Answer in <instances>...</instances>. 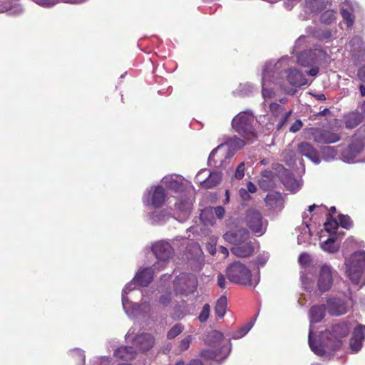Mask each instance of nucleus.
<instances>
[{
	"instance_id": "f257e3e1",
	"label": "nucleus",
	"mask_w": 365,
	"mask_h": 365,
	"mask_svg": "<svg viewBox=\"0 0 365 365\" xmlns=\"http://www.w3.org/2000/svg\"><path fill=\"white\" fill-rule=\"evenodd\" d=\"M287 60V58H284L276 63L270 62L262 68V96L264 99L262 106L266 110L267 108H269V111L274 116L279 118V120L277 124V130H280L285 125L292 111L291 110L286 111L282 106L272 101L275 97V91L274 87L271 86L272 81L269 78V69L272 68L274 72H279L286 63Z\"/></svg>"
},
{
	"instance_id": "f03ea898",
	"label": "nucleus",
	"mask_w": 365,
	"mask_h": 365,
	"mask_svg": "<svg viewBox=\"0 0 365 365\" xmlns=\"http://www.w3.org/2000/svg\"><path fill=\"white\" fill-rule=\"evenodd\" d=\"M286 58L287 60L284 64L283 67L279 72H274V69L269 68V78L271 79V86L274 88L278 86L286 93L294 95L295 90L292 88H289L287 84L293 87H301L308 84V81L305 76L299 69L296 68H289L290 64L293 63L291 58L287 56H282L278 61L269 60L267 61L263 66L262 68L269 63H278L282 58Z\"/></svg>"
},
{
	"instance_id": "7ed1b4c3",
	"label": "nucleus",
	"mask_w": 365,
	"mask_h": 365,
	"mask_svg": "<svg viewBox=\"0 0 365 365\" xmlns=\"http://www.w3.org/2000/svg\"><path fill=\"white\" fill-rule=\"evenodd\" d=\"M350 325L347 322L333 325L331 331L327 330L325 332L320 331L317 339V346L318 348H324V354L327 349L336 350L341 345V339L346 337L349 331Z\"/></svg>"
},
{
	"instance_id": "20e7f679",
	"label": "nucleus",
	"mask_w": 365,
	"mask_h": 365,
	"mask_svg": "<svg viewBox=\"0 0 365 365\" xmlns=\"http://www.w3.org/2000/svg\"><path fill=\"white\" fill-rule=\"evenodd\" d=\"M245 145L244 140L234 136L228 138L224 143L215 148L210 154L208 163L210 165H216L217 161H220V167H223L227 160L231 159L236 152Z\"/></svg>"
},
{
	"instance_id": "39448f33",
	"label": "nucleus",
	"mask_w": 365,
	"mask_h": 365,
	"mask_svg": "<svg viewBox=\"0 0 365 365\" xmlns=\"http://www.w3.org/2000/svg\"><path fill=\"white\" fill-rule=\"evenodd\" d=\"M137 283L138 282L135 277L125 285L122 292V305L123 309L129 317L133 319L146 317L150 315L151 311L149 302L145 299V294L144 292L142 293L143 301L140 304H133L127 297L128 292L136 288Z\"/></svg>"
},
{
	"instance_id": "423d86ee",
	"label": "nucleus",
	"mask_w": 365,
	"mask_h": 365,
	"mask_svg": "<svg viewBox=\"0 0 365 365\" xmlns=\"http://www.w3.org/2000/svg\"><path fill=\"white\" fill-rule=\"evenodd\" d=\"M329 56L321 47L316 46L309 51L301 52L297 56V63L303 66L310 68L307 75L316 76L319 71V66L328 61Z\"/></svg>"
},
{
	"instance_id": "0eeeda50",
	"label": "nucleus",
	"mask_w": 365,
	"mask_h": 365,
	"mask_svg": "<svg viewBox=\"0 0 365 365\" xmlns=\"http://www.w3.org/2000/svg\"><path fill=\"white\" fill-rule=\"evenodd\" d=\"M345 274L352 284H365V252L353 253L345 259Z\"/></svg>"
},
{
	"instance_id": "6e6552de",
	"label": "nucleus",
	"mask_w": 365,
	"mask_h": 365,
	"mask_svg": "<svg viewBox=\"0 0 365 365\" xmlns=\"http://www.w3.org/2000/svg\"><path fill=\"white\" fill-rule=\"evenodd\" d=\"M227 276L232 283L256 287L259 282V272L252 277L251 272L244 264L235 262L227 269Z\"/></svg>"
},
{
	"instance_id": "1a4fd4ad",
	"label": "nucleus",
	"mask_w": 365,
	"mask_h": 365,
	"mask_svg": "<svg viewBox=\"0 0 365 365\" xmlns=\"http://www.w3.org/2000/svg\"><path fill=\"white\" fill-rule=\"evenodd\" d=\"M255 118L252 111L247 110L238 113L232 121V127L237 133L248 142H252L257 138L253 123Z\"/></svg>"
},
{
	"instance_id": "9d476101",
	"label": "nucleus",
	"mask_w": 365,
	"mask_h": 365,
	"mask_svg": "<svg viewBox=\"0 0 365 365\" xmlns=\"http://www.w3.org/2000/svg\"><path fill=\"white\" fill-rule=\"evenodd\" d=\"M304 138L317 144H332L339 142L341 135L334 128H308L304 130Z\"/></svg>"
},
{
	"instance_id": "9b49d317",
	"label": "nucleus",
	"mask_w": 365,
	"mask_h": 365,
	"mask_svg": "<svg viewBox=\"0 0 365 365\" xmlns=\"http://www.w3.org/2000/svg\"><path fill=\"white\" fill-rule=\"evenodd\" d=\"M324 305L313 306L309 310L310 327L309 331V345L312 351L318 356L324 355V348H318L317 346V336L314 331L313 323L320 322L324 317Z\"/></svg>"
},
{
	"instance_id": "f8f14e48",
	"label": "nucleus",
	"mask_w": 365,
	"mask_h": 365,
	"mask_svg": "<svg viewBox=\"0 0 365 365\" xmlns=\"http://www.w3.org/2000/svg\"><path fill=\"white\" fill-rule=\"evenodd\" d=\"M137 327H132L128 331L125 339L131 341L133 346L141 351H148L154 344V338L150 334H136Z\"/></svg>"
},
{
	"instance_id": "ddd939ff",
	"label": "nucleus",
	"mask_w": 365,
	"mask_h": 365,
	"mask_svg": "<svg viewBox=\"0 0 365 365\" xmlns=\"http://www.w3.org/2000/svg\"><path fill=\"white\" fill-rule=\"evenodd\" d=\"M152 251L155 255L158 262L153 265V269H160L164 267L165 262L168 261L173 255V249L165 241L156 242L152 246Z\"/></svg>"
},
{
	"instance_id": "4468645a",
	"label": "nucleus",
	"mask_w": 365,
	"mask_h": 365,
	"mask_svg": "<svg viewBox=\"0 0 365 365\" xmlns=\"http://www.w3.org/2000/svg\"><path fill=\"white\" fill-rule=\"evenodd\" d=\"M200 224L196 227H192L193 232L199 235H207L211 232L210 227H213L216 220L213 215L212 207H207L202 210L200 215Z\"/></svg>"
},
{
	"instance_id": "2eb2a0df",
	"label": "nucleus",
	"mask_w": 365,
	"mask_h": 365,
	"mask_svg": "<svg viewBox=\"0 0 365 365\" xmlns=\"http://www.w3.org/2000/svg\"><path fill=\"white\" fill-rule=\"evenodd\" d=\"M166 194L161 185L152 186L148 189L143 197L144 205H152L155 208L161 207L165 202Z\"/></svg>"
},
{
	"instance_id": "dca6fc26",
	"label": "nucleus",
	"mask_w": 365,
	"mask_h": 365,
	"mask_svg": "<svg viewBox=\"0 0 365 365\" xmlns=\"http://www.w3.org/2000/svg\"><path fill=\"white\" fill-rule=\"evenodd\" d=\"M197 281L195 275L190 274H180L174 282V287L177 292L188 295L193 293L197 288Z\"/></svg>"
},
{
	"instance_id": "f3484780",
	"label": "nucleus",
	"mask_w": 365,
	"mask_h": 365,
	"mask_svg": "<svg viewBox=\"0 0 365 365\" xmlns=\"http://www.w3.org/2000/svg\"><path fill=\"white\" fill-rule=\"evenodd\" d=\"M223 334L217 330L209 332L205 337L206 344L218 349L223 354V359H226L231 351V344H225L223 341Z\"/></svg>"
},
{
	"instance_id": "a211bd4d",
	"label": "nucleus",
	"mask_w": 365,
	"mask_h": 365,
	"mask_svg": "<svg viewBox=\"0 0 365 365\" xmlns=\"http://www.w3.org/2000/svg\"><path fill=\"white\" fill-rule=\"evenodd\" d=\"M336 271L329 264H323L319 269L317 287L321 292L329 291L332 287Z\"/></svg>"
},
{
	"instance_id": "6ab92c4d",
	"label": "nucleus",
	"mask_w": 365,
	"mask_h": 365,
	"mask_svg": "<svg viewBox=\"0 0 365 365\" xmlns=\"http://www.w3.org/2000/svg\"><path fill=\"white\" fill-rule=\"evenodd\" d=\"M246 222L252 231L258 236H261L265 232L266 222L262 220L259 211L254 209L249 210L246 215Z\"/></svg>"
},
{
	"instance_id": "aec40b11",
	"label": "nucleus",
	"mask_w": 365,
	"mask_h": 365,
	"mask_svg": "<svg viewBox=\"0 0 365 365\" xmlns=\"http://www.w3.org/2000/svg\"><path fill=\"white\" fill-rule=\"evenodd\" d=\"M364 138L358 139L356 135L353 138L352 143L341 153V158L344 162L352 163L355 158L363 150Z\"/></svg>"
},
{
	"instance_id": "412c9836",
	"label": "nucleus",
	"mask_w": 365,
	"mask_h": 365,
	"mask_svg": "<svg viewBox=\"0 0 365 365\" xmlns=\"http://www.w3.org/2000/svg\"><path fill=\"white\" fill-rule=\"evenodd\" d=\"M162 183L170 190L174 193H183L186 190L187 184L185 179L178 175H170L165 176L162 179Z\"/></svg>"
},
{
	"instance_id": "4be33fe9",
	"label": "nucleus",
	"mask_w": 365,
	"mask_h": 365,
	"mask_svg": "<svg viewBox=\"0 0 365 365\" xmlns=\"http://www.w3.org/2000/svg\"><path fill=\"white\" fill-rule=\"evenodd\" d=\"M360 10L359 4L351 0H346L341 5V14L348 27L353 25L355 15Z\"/></svg>"
},
{
	"instance_id": "5701e85b",
	"label": "nucleus",
	"mask_w": 365,
	"mask_h": 365,
	"mask_svg": "<svg viewBox=\"0 0 365 365\" xmlns=\"http://www.w3.org/2000/svg\"><path fill=\"white\" fill-rule=\"evenodd\" d=\"M349 304L347 302L339 297H331L327 300V309L330 314L340 316L348 311Z\"/></svg>"
},
{
	"instance_id": "b1692460",
	"label": "nucleus",
	"mask_w": 365,
	"mask_h": 365,
	"mask_svg": "<svg viewBox=\"0 0 365 365\" xmlns=\"http://www.w3.org/2000/svg\"><path fill=\"white\" fill-rule=\"evenodd\" d=\"M297 152L314 164H319L321 158L318 150L309 143L302 142L297 146Z\"/></svg>"
},
{
	"instance_id": "393cba45",
	"label": "nucleus",
	"mask_w": 365,
	"mask_h": 365,
	"mask_svg": "<svg viewBox=\"0 0 365 365\" xmlns=\"http://www.w3.org/2000/svg\"><path fill=\"white\" fill-rule=\"evenodd\" d=\"M249 232L247 230L242 228L226 232L222 237L225 241L234 245V246H237V244L244 242L243 240H245L249 237Z\"/></svg>"
},
{
	"instance_id": "a878e982",
	"label": "nucleus",
	"mask_w": 365,
	"mask_h": 365,
	"mask_svg": "<svg viewBox=\"0 0 365 365\" xmlns=\"http://www.w3.org/2000/svg\"><path fill=\"white\" fill-rule=\"evenodd\" d=\"M244 242L237 244V246H234L231 249L232 253L238 257H247L250 256L254 252L253 243L247 237Z\"/></svg>"
},
{
	"instance_id": "bb28decb",
	"label": "nucleus",
	"mask_w": 365,
	"mask_h": 365,
	"mask_svg": "<svg viewBox=\"0 0 365 365\" xmlns=\"http://www.w3.org/2000/svg\"><path fill=\"white\" fill-rule=\"evenodd\" d=\"M282 182L284 187L292 192L298 191L302 186L301 181L295 178L288 170H285L282 174Z\"/></svg>"
},
{
	"instance_id": "cd10ccee",
	"label": "nucleus",
	"mask_w": 365,
	"mask_h": 365,
	"mask_svg": "<svg viewBox=\"0 0 365 365\" xmlns=\"http://www.w3.org/2000/svg\"><path fill=\"white\" fill-rule=\"evenodd\" d=\"M268 207L274 210H281L283 207L284 200L279 192H270L265 198Z\"/></svg>"
},
{
	"instance_id": "c85d7f7f",
	"label": "nucleus",
	"mask_w": 365,
	"mask_h": 365,
	"mask_svg": "<svg viewBox=\"0 0 365 365\" xmlns=\"http://www.w3.org/2000/svg\"><path fill=\"white\" fill-rule=\"evenodd\" d=\"M176 209L182 215L183 220L186 219L191 212L192 207V199L191 197L185 196L180 201L175 204Z\"/></svg>"
},
{
	"instance_id": "c756f323",
	"label": "nucleus",
	"mask_w": 365,
	"mask_h": 365,
	"mask_svg": "<svg viewBox=\"0 0 365 365\" xmlns=\"http://www.w3.org/2000/svg\"><path fill=\"white\" fill-rule=\"evenodd\" d=\"M136 353V350L134 349L133 346H125L116 349L114 352V355L117 358L128 361L134 359Z\"/></svg>"
},
{
	"instance_id": "7c9ffc66",
	"label": "nucleus",
	"mask_w": 365,
	"mask_h": 365,
	"mask_svg": "<svg viewBox=\"0 0 365 365\" xmlns=\"http://www.w3.org/2000/svg\"><path fill=\"white\" fill-rule=\"evenodd\" d=\"M153 277V269L151 267L140 270L135 275V279L140 286L146 287Z\"/></svg>"
},
{
	"instance_id": "2f4dec72",
	"label": "nucleus",
	"mask_w": 365,
	"mask_h": 365,
	"mask_svg": "<svg viewBox=\"0 0 365 365\" xmlns=\"http://www.w3.org/2000/svg\"><path fill=\"white\" fill-rule=\"evenodd\" d=\"M348 47L354 56H360L365 51V43L360 36L354 37L349 43Z\"/></svg>"
},
{
	"instance_id": "473e14b6",
	"label": "nucleus",
	"mask_w": 365,
	"mask_h": 365,
	"mask_svg": "<svg viewBox=\"0 0 365 365\" xmlns=\"http://www.w3.org/2000/svg\"><path fill=\"white\" fill-rule=\"evenodd\" d=\"M327 6L326 0H307L305 4L306 12L317 13Z\"/></svg>"
},
{
	"instance_id": "72a5a7b5",
	"label": "nucleus",
	"mask_w": 365,
	"mask_h": 365,
	"mask_svg": "<svg viewBox=\"0 0 365 365\" xmlns=\"http://www.w3.org/2000/svg\"><path fill=\"white\" fill-rule=\"evenodd\" d=\"M321 249L328 253H335L339 249V245L336 242L333 236L329 237L325 241L320 243Z\"/></svg>"
},
{
	"instance_id": "f704fd0d",
	"label": "nucleus",
	"mask_w": 365,
	"mask_h": 365,
	"mask_svg": "<svg viewBox=\"0 0 365 365\" xmlns=\"http://www.w3.org/2000/svg\"><path fill=\"white\" fill-rule=\"evenodd\" d=\"M222 180V174L219 171H210L209 177L207 178V181L204 184V187L205 189H211L217 186L220 184Z\"/></svg>"
},
{
	"instance_id": "c9c22d12",
	"label": "nucleus",
	"mask_w": 365,
	"mask_h": 365,
	"mask_svg": "<svg viewBox=\"0 0 365 365\" xmlns=\"http://www.w3.org/2000/svg\"><path fill=\"white\" fill-rule=\"evenodd\" d=\"M303 217V223L305 225V227L303 229V235H299L297 237L298 243L301 244L305 242V239L309 238L312 235V232L310 228L311 224L309 223L308 215L307 212H304L302 215Z\"/></svg>"
},
{
	"instance_id": "e433bc0d",
	"label": "nucleus",
	"mask_w": 365,
	"mask_h": 365,
	"mask_svg": "<svg viewBox=\"0 0 365 365\" xmlns=\"http://www.w3.org/2000/svg\"><path fill=\"white\" fill-rule=\"evenodd\" d=\"M200 356L205 359H213L217 361L224 359L222 358L223 354L217 349L215 350L212 349H204L201 351Z\"/></svg>"
},
{
	"instance_id": "4c0bfd02",
	"label": "nucleus",
	"mask_w": 365,
	"mask_h": 365,
	"mask_svg": "<svg viewBox=\"0 0 365 365\" xmlns=\"http://www.w3.org/2000/svg\"><path fill=\"white\" fill-rule=\"evenodd\" d=\"M321 153L324 160L331 161L336 158L338 151L336 147L327 145L322 148Z\"/></svg>"
},
{
	"instance_id": "58836bf2",
	"label": "nucleus",
	"mask_w": 365,
	"mask_h": 365,
	"mask_svg": "<svg viewBox=\"0 0 365 365\" xmlns=\"http://www.w3.org/2000/svg\"><path fill=\"white\" fill-rule=\"evenodd\" d=\"M363 115L358 113H352L347 115L346 118V126L349 128H353L357 126L362 120Z\"/></svg>"
},
{
	"instance_id": "ea45409f",
	"label": "nucleus",
	"mask_w": 365,
	"mask_h": 365,
	"mask_svg": "<svg viewBox=\"0 0 365 365\" xmlns=\"http://www.w3.org/2000/svg\"><path fill=\"white\" fill-rule=\"evenodd\" d=\"M227 308V298L225 296H222L217 301L215 307V312L219 318H222L226 312Z\"/></svg>"
},
{
	"instance_id": "a19ab883",
	"label": "nucleus",
	"mask_w": 365,
	"mask_h": 365,
	"mask_svg": "<svg viewBox=\"0 0 365 365\" xmlns=\"http://www.w3.org/2000/svg\"><path fill=\"white\" fill-rule=\"evenodd\" d=\"M255 323V319L251 320L248 322L246 324H245L243 327L238 329L236 331H235L232 335V338L234 339H239L245 336L249 331L252 329Z\"/></svg>"
},
{
	"instance_id": "79ce46f5",
	"label": "nucleus",
	"mask_w": 365,
	"mask_h": 365,
	"mask_svg": "<svg viewBox=\"0 0 365 365\" xmlns=\"http://www.w3.org/2000/svg\"><path fill=\"white\" fill-rule=\"evenodd\" d=\"M165 211L155 210L148 215V220L152 224L161 223L165 220Z\"/></svg>"
},
{
	"instance_id": "37998d69",
	"label": "nucleus",
	"mask_w": 365,
	"mask_h": 365,
	"mask_svg": "<svg viewBox=\"0 0 365 365\" xmlns=\"http://www.w3.org/2000/svg\"><path fill=\"white\" fill-rule=\"evenodd\" d=\"M23 8L19 4H14L11 6L9 9H6L5 7H0V13L8 12L9 14L13 16H18L23 13Z\"/></svg>"
},
{
	"instance_id": "c03bdc74",
	"label": "nucleus",
	"mask_w": 365,
	"mask_h": 365,
	"mask_svg": "<svg viewBox=\"0 0 365 365\" xmlns=\"http://www.w3.org/2000/svg\"><path fill=\"white\" fill-rule=\"evenodd\" d=\"M269 257L270 255L269 252L263 251L257 255L254 261V263L258 267L259 269V267H264L266 264L267 262L269 259ZM257 271L259 272V269Z\"/></svg>"
},
{
	"instance_id": "a18cd8bd",
	"label": "nucleus",
	"mask_w": 365,
	"mask_h": 365,
	"mask_svg": "<svg viewBox=\"0 0 365 365\" xmlns=\"http://www.w3.org/2000/svg\"><path fill=\"white\" fill-rule=\"evenodd\" d=\"M210 170L207 169H201L195 176V182L199 183L201 187H204V184L207 180L209 177Z\"/></svg>"
},
{
	"instance_id": "49530a36",
	"label": "nucleus",
	"mask_w": 365,
	"mask_h": 365,
	"mask_svg": "<svg viewBox=\"0 0 365 365\" xmlns=\"http://www.w3.org/2000/svg\"><path fill=\"white\" fill-rule=\"evenodd\" d=\"M352 337L356 339H360L362 341H365V325L358 324L353 331Z\"/></svg>"
},
{
	"instance_id": "de8ad7c7",
	"label": "nucleus",
	"mask_w": 365,
	"mask_h": 365,
	"mask_svg": "<svg viewBox=\"0 0 365 365\" xmlns=\"http://www.w3.org/2000/svg\"><path fill=\"white\" fill-rule=\"evenodd\" d=\"M336 19V11L334 10H327L321 16V21L326 24H329Z\"/></svg>"
},
{
	"instance_id": "09e8293b",
	"label": "nucleus",
	"mask_w": 365,
	"mask_h": 365,
	"mask_svg": "<svg viewBox=\"0 0 365 365\" xmlns=\"http://www.w3.org/2000/svg\"><path fill=\"white\" fill-rule=\"evenodd\" d=\"M364 341L351 336L349 342L350 351L352 354L359 352L362 348Z\"/></svg>"
},
{
	"instance_id": "8fccbe9b",
	"label": "nucleus",
	"mask_w": 365,
	"mask_h": 365,
	"mask_svg": "<svg viewBox=\"0 0 365 365\" xmlns=\"http://www.w3.org/2000/svg\"><path fill=\"white\" fill-rule=\"evenodd\" d=\"M184 329V327L181 324L174 325L168 332L167 336L171 339L178 336Z\"/></svg>"
},
{
	"instance_id": "3c124183",
	"label": "nucleus",
	"mask_w": 365,
	"mask_h": 365,
	"mask_svg": "<svg viewBox=\"0 0 365 365\" xmlns=\"http://www.w3.org/2000/svg\"><path fill=\"white\" fill-rule=\"evenodd\" d=\"M239 90L242 94L249 95V94L253 93L256 90V88L253 84H252L250 83H241L239 86Z\"/></svg>"
},
{
	"instance_id": "603ef678",
	"label": "nucleus",
	"mask_w": 365,
	"mask_h": 365,
	"mask_svg": "<svg viewBox=\"0 0 365 365\" xmlns=\"http://www.w3.org/2000/svg\"><path fill=\"white\" fill-rule=\"evenodd\" d=\"M210 314V306L208 304H205L203 306L202 309L201 310V312L199 314V317H198L199 321L202 323L205 322L208 319Z\"/></svg>"
},
{
	"instance_id": "864d4df0",
	"label": "nucleus",
	"mask_w": 365,
	"mask_h": 365,
	"mask_svg": "<svg viewBox=\"0 0 365 365\" xmlns=\"http://www.w3.org/2000/svg\"><path fill=\"white\" fill-rule=\"evenodd\" d=\"M217 242V237L215 236H212L210 237L209 241L207 243V250L208 252L214 255L216 253V245Z\"/></svg>"
},
{
	"instance_id": "5fc2aeb1",
	"label": "nucleus",
	"mask_w": 365,
	"mask_h": 365,
	"mask_svg": "<svg viewBox=\"0 0 365 365\" xmlns=\"http://www.w3.org/2000/svg\"><path fill=\"white\" fill-rule=\"evenodd\" d=\"M245 173V163L242 162L240 163L235 172L234 178L237 180H241L244 178Z\"/></svg>"
},
{
	"instance_id": "6e6d98bb",
	"label": "nucleus",
	"mask_w": 365,
	"mask_h": 365,
	"mask_svg": "<svg viewBox=\"0 0 365 365\" xmlns=\"http://www.w3.org/2000/svg\"><path fill=\"white\" fill-rule=\"evenodd\" d=\"M172 299V294L170 292H165L159 298V303L164 307L168 306Z\"/></svg>"
},
{
	"instance_id": "4d7b16f0",
	"label": "nucleus",
	"mask_w": 365,
	"mask_h": 365,
	"mask_svg": "<svg viewBox=\"0 0 365 365\" xmlns=\"http://www.w3.org/2000/svg\"><path fill=\"white\" fill-rule=\"evenodd\" d=\"M338 220L339 225L344 228L349 229L351 226V220L347 215H340Z\"/></svg>"
},
{
	"instance_id": "13d9d810",
	"label": "nucleus",
	"mask_w": 365,
	"mask_h": 365,
	"mask_svg": "<svg viewBox=\"0 0 365 365\" xmlns=\"http://www.w3.org/2000/svg\"><path fill=\"white\" fill-rule=\"evenodd\" d=\"M38 5L43 7H51L58 2V0H32Z\"/></svg>"
},
{
	"instance_id": "bf43d9fd",
	"label": "nucleus",
	"mask_w": 365,
	"mask_h": 365,
	"mask_svg": "<svg viewBox=\"0 0 365 365\" xmlns=\"http://www.w3.org/2000/svg\"><path fill=\"white\" fill-rule=\"evenodd\" d=\"M192 338L191 336H187L180 343L179 349L180 351H184L189 348L190 344Z\"/></svg>"
},
{
	"instance_id": "052dcab7",
	"label": "nucleus",
	"mask_w": 365,
	"mask_h": 365,
	"mask_svg": "<svg viewBox=\"0 0 365 365\" xmlns=\"http://www.w3.org/2000/svg\"><path fill=\"white\" fill-rule=\"evenodd\" d=\"M259 187L264 190H267L272 186V182L269 179H260L259 180Z\"/></svg>"
},
{
	"instance_id": "680f3d73",
	"label": "nucleus",
	"mask_w": 365,
	"mask_h": 365,
	"mask_svg": "<svg viewBox=\"0 0 365 365\" xmlns=\"http://www.w3.org/2000/svg\"><path fill=\"white\" fill-rule=\"evenodd\" d=\"M212 208H213V215L215 214L216 217L218 219H222L225 215V208L222 206H217V207H215Z\"/></svg>"
},
{
	"instance_id": "e2e57ef3",
	"label": "nucleus",
	"mask_w": 365,
	"mask_h": 365,
	"mask_svg": "<svg viewBox=\"0 0 365 365\" xmlns=\"http://www.w3.org/2000/svg\"><path fill=\"white\" fill-rule=\"evenodd\" d=\"M71 354L73 357H78L81 361L84 362L85 361V354L83 351L79 349H75L71 351Z\"/></svg>"
},
{
	"instance_id": "0e129e2a",
	"label": "nucleus",
	"mask_w": 365,
	"mask_h": 365,
	"mask_svg": "<svg viewBox=\"0 0 365 365\" xmlns=\"http://www.w3.org/2000/svg\"><path fill=\"white\" fill-rule=\"evenodd\" d=\"M302 122L300 120H297L294 123H292L289 128V130L292 133H296L302 128Z\"/></svg>"
},
{
	"instance_id": "69168bd1",
	"label": "nucleus",
	"mask_w": 365,
	"mask_h": 365,
	"mask_svg": "<svg viewBox=\"0 0 365 365\" xmlns=\"http://www.w3.org/2000/svg\"><path fill=\"white\" fill-rule=\"evenodd\" d=\"M299 262L302 265H306L310 261V257L306 253L301 254L299 257Z\"/></svg>"
},
{
	"instance_id": "338daca9",
	"label": "nucleus",
	"mask_w": 365,
	"mask_h": 365,
	"mask_svg": "<svg viewBox=\"0 0 365 365\" xmlns=\"http://www.w3.org/2000/svg\"><path fill=\"white\" fill-rule=\"evenodd\" d=\"M239 194H240L241 198L244 201H247L250 198V194H249L248 191L246 189H245V188H241L239 190Z\"/></svg>"
},
{
	"instance_id": "774afa93",
	"label": "nucleus",
	"mask_w": 365,
	"mask_h": 365,
	"mask_svg": "<svg viewBox=\"0 0 365 365\" xmlns=\"http://www.w3.org/2000/svg\"><path fill=\"white\" fill-rule=\"evenodd\" d=\"M227 282L225 277L222 274H219L217 275V285L220 288H225L226 286Z\"/></svg>"
}]
</instances>
